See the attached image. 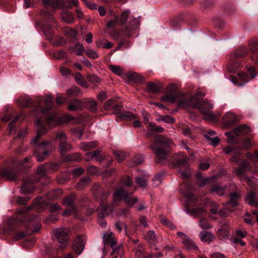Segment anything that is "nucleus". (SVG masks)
<instances>
[{"label":"nucleus","mask_w":258,"mask_h":258,"mask_svg":"<svg viewBox=\"0 0 258 258\" xmlns=\"http://www.w3.org/2000/svg\"><path fill=\"white\" fill-rule=\"evenodd\" d=\"M147 90L152 93H156L160 90V88L153 82H149L147 84Z\"/></svg>","instance_id":"obj_43"},{"label":"nucleus","mask_w":258,"mask_h":258,"mask_svg":"<svg viewBox=\"0 0 258 258\" xmlns=\"http://www.w3.org/2000/svg\"><path fill=\"white\" fill-rule=\"evenodd\" d=\"M67 53L62 50H58L54 53V57L57 59L64 58L67 57Z\"/></svg>","instance_id":"obj_53"},{"label":"nucleus","mask_w":258,"mask_h":258,"mask_svg":"<svg viewBox=\"0 0 258 258\" xmlns=\"http://www.w3.org/2000/svg\"><path fill=\"white\" fill-rule=\"evenodd\" d=\"M234 132H236L238 136L240 135H245L250 132V128L247 125L243 124L235 127Z\"/></svg>","instance_id":"obj_26"},{"label":"nucleus","mask_w":258,"mask_h":258,"mask_svg":"<svg viewBox=\"0 0 258 258\" xmlns=\"http://www.w3.org/2000/svg\"><path fill=\"white\" fill-rule=\"evenodd\" d=\"M87 108L91 112H95L97 110V103L96 101H88L87 103Z\"/></svg>","instance_id":"obj_49"},{"label":"nucleus","mask_w":258,"mask_h":258,"mask_svg":"<svg viewBox=\"0 0 258 258\" xmlns=\"http://www.w3.org/2000/svg\"><path fill=\"white\" fill-rule=\"evenodd\" d=\"M109 68L114 74L119 76H122L123 75L122 70L119 66L112 64L109 66Z\"/></svg>","instance_id":"obj_47"},{"label":"nucleus","mask_w":258,"mask_h":258,"mask_svg":"<svg viewBox=\"0 0 258 258\" xmlns=\"http://www.w3.org/2000/svg\"><path fill=\"white\" fill-rule=\"evenodd\" d=\"M187 162V158L186 157L175 161V163L177 166H185Z\"/></svg>","instance_id":"obj_57"},{"label":"nucleus","mask_w":258,"mask_h":258,"mask_svg":"<svg viewBox=\"0 0 258 258\" xmlns=\"http://www.w3.org/2000/svg\"><path fill=\"white\" fill-rule=\"evenodd\" d=\"M251 60L258 64V39L253 38L248 43Z\"/></svg>","instance_id":"obj_13"},{"label":"nucleus","mask_w":258,"mask_h":258,"mask_svg":"<svg viewBox=\"0 0 258 258\" xmlns=\"http://www.w3.org/2000/svg\"><path fill=\"white\" fill-rule=\"evenodd\" d=\"M75 79L77 83L80 85L81 87L87 88L89 87L88 84L87 83L85 79L83 76L80 73H77L74 75Z\"/></svg>","instance_id":"obj_27"},{"label":"nucleus","mask_w":258,"mask_h":258,"mask_svg":"<svg viewBox=\"0 0 258 258\" xmlns=\"http://www.w3.org/2000/svg\"><path fill=\"white\" fill-rule=\"evenodd\" d=\"M80 89L75 86L72 87L67 90V94L73 96H78L80 93Z\"/></svg>","instance_id":"obj_44"},{"label":"nucleus","mask_w":258,"mask_h":258,"mask_svg":"<svg viewBox=\"0 0 258 258\" xmlns=\"http://www.w3.org/2000/svg\"><path fill=\"white\" fill-rule=\"evenodd\" d=\"M31 158L27 157L25 158L23 160H15L14 161V164L16 165L18 167H27L28 166V164L30 163Z\"/></svg>","instance_id":"obj_32"},{"label":"nucleus","mask_w":258,"mask_h":258,"mask_svg":"<svg viewBox=\"0 0 258 258\" xmlns=\"http://www.w3.org/2000/svg\"><path fill=\"white\" fill-rule=\"evenodd\" d=\"M114 156H115L116 159L118 162H122L126 157L125 154L121 151H116L114 152Z\"/></svg>","instance_id":"obj_48"},{"label":"nucleus","mask_w":258,"mask_h":258,"mask_svg":"<svg viewBox=\"0 0 258 258\" xmlns=\"http://www.w3.org/2000/svg\"><path fill=\"white\" fill-rule=\"evenodd\" d=\"M121 182L122 184L127 187L131 186L133 184L132 179L128 176L122 177L121 180Z\"/></svg>","instance_id":"obj_52"},{"label":"nucleus","mask_w":258,"mask_h":258,"mask_svg":"<svg viewBox=\"0 0 258 258\" xmlns=\"http://www.w3.org/2000/svg\"><path fill=\"white\" fill-rule=\"evenodd\" d=\"M177 235L182 240V243L184 245V248L189 251H196L198 249V246L195 242L184 233L178 232Z\"/></svg>","instance_id":"obj_11"},{"label":"nucleus","mask_w":258,"mask_h":258,"mask_svg":"<svg viewBox=\"0 0 258 258\" xmlns=\"http://www.w3.org/2000/svg\"><path fill=\"white\" fill-rule=\"evenodd\" d=\"M85 160L86 161H89L94 158H98L100 156V152L99 150H96L94 152L86 153L85 154Z\"/></svg>","instance_id":"obj_36"},{"label":"nucleus","mask_w":258,"mask_h":258,"mask_svg":"<svg viewBox=\"0 0 258 258\" xmlns=\"http://www.w3.org/2000/svg\"><path fill=\"white\" fill-rule=\"evenodd\" d=\"M129 10L123 12L119 19L118 16H115L113 19L109 20L106 24L108 29L114 27L118 22L120 25L126 24L125 28L122 29L123 35L131 36L139 28L140 25V18H135L131 15Z\"/></svg>","instance_id":"obj_4"},{"label":"nucleus","mask_w":258,"mask_h":258,"mask_svg":"<svg viewBox=\"0 0 258 258\" xmlns=\"http://www.w3.org/2000/svg\"><path fill=\"white\" fill-rule=\"evenodd\" d=\"M103 107L106 110L118 111L120 110L121 106L115 100L110 99L105 102Z\"/></svg>","instance_id":"obj_21"},{"label":"nucleus","mask_w":258,"mask_h":258,"mask_svg":"<svg viewBox=\"0 0 258 258\" xmlns=\"http://www.w3.org/2000/svg\"><path fill=\"white\" fill-rule=\"evenodd\" d=\"M56 139L59 141V150L61 154L66 153L72 149V146L67 141L66 135L64 133H58L56 135Z\"/></svg>","instance_id":"obj_12"},{"label":"nucleus","mask_w":258,"mask_h":258,"mask_svg":"<svg viewBox=\"0 0 258 258\" xmlns=\"http://www.w3.org/2000/svg\"><path fill=\"white\" fill-rule=\"evenodd\" d=\"M19 104L23 107H30L32 105L36 107L37 110H40L42 114L46 113L53 106V100L51 96L38 97L34 102L29 96L22 97L18 99Z\"/></svg>","instance_id":"obj_7"},{"label":"nucleus","mask_w":258,"mask_h":258,"mask_svg":"<svg viewBox=\"0 0 258 258\" xmlns=\"http://www.w3.org/2000/svg\"><path fill=\"white\" fill-rule=\"evenodd\" d=\"M35 124L37 128V136L31 142L36 149L33 154L38 162H42L49 154L53 151L54 146L51 141H40L41 137L47 133V129L45 127L40 118L35 121Z\"/></svg>","instance_id":"obj_3"},{"label":"nucleus","mask_w":258,"mask_h":258,"mask_svg":"<svg viewBox=\"0 0 258 258\" xmlns=\"http://www.w3.org/2000/svg\"><path fill=\"white\" fill-rule=\"evenodd\" d=\"M248 53L247 49L246 47L242 46L237 48L234 52V55L236 58H241L245 56Z\"/></svg>","instance_id":"obj_33"},{"label":"nucleus","mask_w":258,"mask_h":258,"mask_svg":"<svg viewBox=\"0 0 258 258\" xmlns=\"http://www.w3.org/2000/svg\"><path fill=\"white\" fill-rule=\"evenodd\" d=\"M246 179L247 183L251 187L256 186L258 184V180L254 177H246Z\"/></svg>","instance_id":"obj_51"},{"label":"nucleus","mask_w":258,"mask_h":258,"mask_svg":"<svg viewBox=\"0 0 258 258\" xmlns=\"http://www.w3.org/2000/svg\"><path fill=\"white\" fill-rule=\"evenodd\" d=\"M69 230L66 228H59L54 230V235L60 245L59 247L64 249L68 242Z\"/></svg>","instance_id":"obj_9"},{"label":"nucleus","mask_w":258,"mask_h":258,"mask_svg":"<svg viewBox=\"0 0 258 258\" xmlns=\"http://www.w3.org/2000/svg\"><path fill=\"white\" fill-rule=\"evenodd\" d=\"M29 222L27 226L28 229H30L33 233H38L41 229V225L39 223L40 219L37 215H34L29 219Z\"/></svg>","instance_id":"obj_17"},{"label":"nucleus","mask_w":258,"mask_h":258,"mask_svg":"<svg viewBox=\"0 0 258 258\" xmlns=\"http://www.w3.org/2000/svg\"><path fill=\"white\" fill-rule=\"evenodd\" d=\"M199 225L202 228L204 229H209L211 227V225L205 219H201L199 222Z\"/></svg>","instance_id":"obj_54"},{"label":"nucleus","mask_w":258,"mask_h":258,"mask_svg":"<svg viewBox=\"0 0 258 258\" xmlns=\"http://www.w3.org/2000/svg\"><path fill=\"white\" fill-rule=\"evenodd\" d=\"M217 234L218 236L221 238H225L229 237L230 235L229 231L226 228L219 229L217 231Z\"/></svg>","instance_id":"obj_50"},{"label":"nucleus","mask_w":258,"mask_h":258,"mask_svg":"<svg viewBox=\"0 0 258 258\" xmlns=\"http://www.w3.org/2000/svg\"><path fill=\"white\" fill-rule=\"evenodd\" d=\"M251 166L246 160L242 161L238 168L234 169V172L239 177L244 176L246 172H251Z\"/></svg>","instance_id":"obj_19"},{"label":"nucleus","mask_w":258,"mask_h":258,"mask_svg":"<svg viewBox=\"0 0 258 258\" xmlns=\"http://www.w3.org/2000/svg\"><path fill=\"white\" fill-rule=\"evenodd\" d=\"M92 191L96 200L101 201L100 205L97 209L98 214L100 218L107 216L110 213H112L113 211V207L122 199L128 207L133 206L138 200L137 197H131L132 193L127 192L123 188L120 187L115 190L113 201L110 205H108L106 200L109 194L108 191H105L98 183H95L93 185Z\"/></svg>","instance_id":"obj_1"},{"label":"nucleus","mask_w":258,"mask_h":258,"mask_svg":"<svg viewBox=\"0 0 258 258\" xmlns=\"http://www.w3.org/2000/svg\"><path fill=\"white\" fill-rule=\"evenodd\" d=\"M61 17L62 20L67 23H71L74 22V16L72 13L66 11L61 14Z\"/></svg>","instance_id":"obj_35"},{"label":"nucleus","mask_w":258,"mask_h":258,"mask_svg":"<svg viewBox=\"0 0 258 258\" xmlns=\"http://www.w3.org/2000/svg\"><path fill=\"white\" fill-rule=\"evenodd\" d=\"M240 196L237 192H232L230 194V200L227 202L224 206L225 208L229 209V211H232L231 207H235L238 205V201L239 199Z\"/></svg>","instance_id":"obj_20"},{"label":"nucleus","mask_w":258,"mask_h":258,"mask_svg":"<svg viewBox=\"0 0 258 258\" xmlns=\"http://www.w3.org/2000/svg\"><path fill=\"white\" fill-rule=\"evenodd\" d=\"M41 15L46 21L45 24H43L42 27L43 33L45 36L51 37L53 30L51 29V25L52 24H55V19L51 14L46 11H42Z\"/></svg>","instance_id":"obj_8"},{"label":"nucleus","mask_w":258,"mask_h":258,"mask_svg":"<svg viewBox=\"0 0 258 258\" xmlns=\"http://www.w3.org/2000/svg\"><path fill=\"white\" fill-rule=\"evenodd\" d=\"M208 141L212 146H216L219 143L220 140L219 138L216 137L211 138L208 139Z\"/></svg>","instance_id":"obj_64"},{"label":"nucleus","mask_w":258,"mask_h":258,"mask_svg":"<svg viewBox=\"0 0 258 258\" xmlns=\"http://www.w3.org/2000/svg\"><path fill=\"white\" fill-rule=\"evenodd\" d=\"M81 158V155L78 153L68 154L66 158L67 160L74 161H79Z\"/></svg>","instance_id":"obj_46"},{"label":"nucleus","mask_w":258,"mask_h":258,"mask_svg":"<svg viewBox=\"0 0 258 258\" xmlns=\"http://www.w3.org/2000/svg\"><path fill=\"white\" fill-rule=\"evenodd\" d=\"M144 161V158L142 155H137L133 159V162L134 165H139L142 164Z\"/></svg>","instance_id":"obj_55"},{"label":"nucleus","mask_w":258,"mask_h":258,"mask_svg":"<svg viewBox=\"0 0 258 258\" xmlns=\"http://www.w3.org/2000/svg\"><path fill=\"white\" fill-rule=\"evenodd\" d=\"M81 108V102L77 99L72 100L68 105V109L71 111H77Z\"/></svg>","instance_id":"obj_30"},{"label":"nucleus","mask_w":258,"mask_h":258,"mask_svg":"<svg viewBox=\"0 0 258 258\" xmlns=\"http://www.w3.org/2000/svg\"><path fill=\"white\" fill-rule=\"evenodd\" d=\"M57 163H52L47 165H40L37 170L34 176L25 179L21 186V191L22 194H26L32 192L34 190L33 184L35 182L39 181L42 178H47L46 172L49 170H54L58 168Z\"/></svg>","instance_id":"obj_5"},{"label":"nucleus","mask_w":258,"mask_h":258,"mask_svg":"<svg viewBox=\"0 0 258 258\" xmlns=\"http://www.w3.org/2000/svg\"><path fill=\"white\" fill-rule=\"evenodd\" d=\"M62 194L61 189H55L50 191L47 194V198L50 199L59 198Z\"/></svg>","instance_id":"obj_34"},{"label":"nucleus","mask_w":258,"mask_h":258,"mask_svg":"<svg viewBox=\"0 0 258 258\" xmlns=\"http://www.w3.org/2000/svg\"><path fill=\"white\" fill-rule=\"evenodd\" d=\"M160 221L162 224L171 230H174L176 228V226L165 217L160 216Z\"/></svg>","instance_id":"obj_38"},{"label":"nucleus","mask_w":258,"mask_h":258,"mask_svg":"<svg viewBox=\"0 0 258 258\" xmlns=\"http://www.w3.org/2000/svg\"><path fill=\"white\" fill-rule=\"evenodd\" d=\"M206 183V179H204L201 174L197 175V183L200 187L204 186Z\"/></svg>","instance_id":"obj_58"},{"label":"nucleus","mask_w":258,"mask_h":258,"mask_svg":"<svg viewBox=\"0 0 258 258\" xmlns=\"http://www.w3.org/2000/svg\"><path fill=\"white\" fill-rule=\"evenodd\" d=\"M245 201L249 205L258 208V196L256 198L254 192H249L245 197Z\"/></svg>","instance_id":"obj_22"},{"label":"nucleus","mask_w":258,"mask_h":258,"mask_svg":"<svg viewBox=\"0 0 258 258\" xmlns=\"http://www.w3.org/2000/svg\"><path fill=\"white\" fill-rule=\"evenodd\" d=\"M166 95L162 98V101L173 102L178 101L180 105L186 106L191 105L194 108H198L201 112L204 115L206 120H213L215 118L214 115L212 113L211 110L213 108V104L204 100L201 101L198 100L196 102H193L195 98L193 96H187L178 93L175 88L171 86L167 87L166 89Z\"/></svg>","instance_id":"obj_2"},{"label":"nucleus","mask_w":258,"mask_h":258,"mask_svg":"<svg viewBox=\"0 0 258 258\" xmlns=\"http://www.w3.org/2000/svg\"><path fill=\"white\" fill-rule=\"evenodd\" d=\"M86 55L92 58L95 59L98 57L97 52L91 49H87L86 51Z\"/></svg>","instance_id":"obj_56"},{"label":"nucleus","mask_w":258,"mask_h":258,"mask_svg":"<svg viewBox=\"0 0 258 258\" xmlns=\"http://www.w3.org/2000/svg\"><path fill=\"white\" fill-rule=\"evenodd\" d=\"M128 78L130 80L139 83H143L145 80L142 75L136 73H129L128 74Z\"/></svg>","instance_id":"obj_31"},{"label":"nucleus","mask_w":258,"mask_h":258,"mask_svg":"<svg viewBox=\"0 0 258 258\" xmlns=\"http://www.w3.org/2000/svg\"><path fill=\"white\" fill-rule=\"evenodd\" d=\"M47 123L49 125H55L59 123L57 116L54 114L49 115L46 118Z\"/></svg>","instance_id":"obj_41"},{"label":"nucleus","mask_w":258,"mask_h":258,"mask_svg":"<svg viewBox=\"0 0 258 258\" xmlns=\"http://www.w3.org/2000/svg\"><path fill=\"white\" fill-rule=\"evenodd\" d=\"M87 79L93 85L99 84L101 82V79L95 75H87Z\"/></svg>","instance_id":"obj_42"},{"label":"nucleus","mask_w":258,"mask_h":258,"mask_svg":"<svg viewBox=\"0 0 258 258\" xmlns=\"http://www.w3.org/2000/svg\"><path fill=\"white\" fill-rule=\"evenodd\" d=\"M226 188V186H221L220 185H215L212 187L211 191L212 192L216 193L219 196H222L224 195Z\"/></svg>","instance_id":"obj_37"},{"label":"nucleus","mask_w":258,"mask_h":258,"mask_svg":"<svg viewBox=\"0 0 258 258\" xmlns=\"http://www.w3.org/2000/svg\"><path fill=\"white\" fill-rule=\"evenodd\" d=\"M239 64L237 62H231L228 65V69L230 72H234L238 68Z\"/></svg>","instance_id":"obj_63"},{"label":"nucleus","mask_w":258,"mask_h":258,"mask_svg":"<svg viewBox=\"0 0 258 258\" xmlns=\"http://www.w3.org/2000/svg\"><path fill=\"white\" fill-rule=\"evenodd\" d=\"M164 131V128L161 126H157L155 125V124L151 122L149 123L147 126V134L148 136L152 135L153 132L156 133H162Z\"/></svg>","instance_id":"obj_24"},{"label":"nucleus","mask_w":258,"mask_h":258,"mask_svg":"<svg viewBox=\"0 0 258 258\" xmlns=\"http://www.w3.org/2000/svg\"><path fill=\"white\" fill-rule=\"evenodd\" d=\"M145 237L149 242H155L157 241V236L154 230H149Z\"/></svg>","instance_id":"obj_45"},{"label":"nucleus","mask_w":258,"mask_h":258,"mask_svg":"<svg viewBox=\"0 0 258 258\" xmlns=\"http://www.w3.org/2000/svg\"><path fill=\"white\" fill-rule=\"evenodd\" d=\"M173 143L169 138L161 135L155 136L150 148L156 155V162L163 163L167 158L168 152L166 148L171 146Z\"/></svg>","instance_id":"obj_6"},{"label":"nucleus","mask_w":258,"mask_h":258,"mask_svg":"<svg viewBox=\"0 0 258 258\" xmlns=\"http://www.w3.org/2000/svg\"><path fill=\"white\" fill-rule=\"evenodd\" d=\"M219 208L218 204L215 202H212L210 205V211L213 214H216L218 213Z\"/></svg>","instance_id":"obj_59"},{"label":"nucleus","mask_w":258,"mask_h":258,"mask_svg":"<svg viewBox=\"0 0 258 258\" xmlns=\"http://www.w3.org/2000/svg\"><path fill=\"white\" fill-rule=\"evenodd\" d=\"M85 248L84 237L82 235H78L74 240L72 248L78 254L80 255Z\"/></svg>","instance_id":"obj_16"},{"label":"nucleus","mask_w":258,"mask_h":258,"mask_svg":"<svg viewBox=\"0 0 258 258\" xmlns=\"http://www.w3.org/2000/svg\"><path fill=\"white\" fill-rule=\"evenodd\" d=\"M42 2L46 7L53 10L65 7L64 0H42Z\"/></svg>","instance_id":"obj_18"},{"label":"nucleus","mask_w":258,"mask_h":258,"mask_svg":"<svg viewBox=\"0 0 258 258\" xmlns=\"http://www.w3.org/2000/svg\"><path fill=\"white\" fill-rule=\"evenodd\" d=\"M17 172L12 168L6 167L0 170V177L10 181L16 179Z\"/></svg>","instance_id":"obj_14"},{"label":"nucleus","mask_w":258,"mask_h":258,"mask_svg":"<svg viewBox=\"0 0 258 258\" xmlns=\"http://www.w3.org/2000/svg\"><path fill=\"white\" fill-rule=\"evenodd\" d=\"M136 181L137 183L141 187H145L147 184V180L143 177H137Z\"/></svg>","instance_id":"obj_60"},{"label":"nucleus","mask_w":258,"mask_h":258,"mask_svg":"<svg viewBox=\"0 0 258 258\" xmlns=\"http://www.w3.org/2000/svg\"><path fill=\"white\" fill-rule=\"evenodd\" d=\"M118 116L121 119L124 120H133L136 118V116L133 113L128 111L118 113Z\"/></svg>","instance_id":"obj_40"},{"label":"nucleus","mask_w":258,"mask_h":258,"mask_svg":"<svg viewBox=\"0 0 258 258\" xmlns=\"http://www.w3.org/2000/svg\"><path fill=\"white\" fill-rule=\"evenodd\" d=\"M97 146L95 142H82L79 145V148L84 151H88L95 148Z\"/></svg>","instance_id":"obj_25"},{"label":"nucleus","mask_w":258,"mask_h":258,"mask_svg":"<svg viewBox=\"0 0 258 258\" xmlns=\"http://www.w3.org/2000/svg\"><path fill=\"white\" fill-rule=\"evenodd\" d=\"M185 212L187 214H189V215L199 216L203 215L205 213V210L204 208H195L192 209L187 208L185 210Z\"/></svg>","instance_id":"obj_28"},{"label":"nucleus","mask_w":258,"mask_h":258,"mask_svg":"<svg viewBox=\"0 0 258 258\" xmlns=\"http://www.w3.org/2000/svg\"><path fill=\"white\" fill-rule=\"evenodd\" d=\"M103 242L105 245H110L112 248L111 255L117 252V249L115 248L117 241L113 236V233L110 232L103 235Z\"/></svg>","instance_id":"obj_15"},{"label":"nucleus","mask_w":258,"mask_h":258,"mask_svg":"<svg viewBox=\"0 0 258 258\" xmlns=\"http://www.w3.org/2000/svg\"><path fill=\"white\" fill-rule=\"evenodd\" d=\"M31 209V207H29L27 209H24L22 211H21V214L19 215V217H17V219L18 220H20L21 217H22L24 218V219L22 220V222H24L26 219L28 218V215L25 214V212L28 211L29 210Z\"/></svg>","instance_id":"obj_61"},{"label":"nucleus","mask_w":258,"mask_h":258,"mask_svg":"<svg viewBox=\"0 0 258 258\" xmlns=\"http://www.w3.org/2000/svg\"><path fill=\"white\" fill-rule=\"evenodd\" d=\"M201 239L204 242L210 243L212 242L214 238V236L211 233L207 231H202L200 233Z\"/></svg>","instance_id":"obj_29"},{"label":"nucleus","mask_w":258,"mask_h":258,"mask_svg":"<svg viewBox=\"0 0 258 258\" xmlns=\"http://www.w3.org/2000/svg\"><path fill=\"white\" fill-rule=\"evenodd\" d=\"M84 171V169L81 167L74 169L72 170L73 174L76 177H78L82 174Z\"/></svg>","instance_id":"obj_62"},{"label":"nucleus","mask_w":258,"mask_h":258,"mask_svg":"<svg viewBox=\"0 0 258 258\" xmlns=\"http://www.w3.org/2000/svg\"><path fill=\"white\" fill-rule=\"evenodd\" d=\"M90 179L89 177H84L76 185V188L78 190L83 189L90 182Z\"/></svg>","instance_id":"obj_39"},{"label":"nucleus","mask_w":258,"mask_h":258,"mask_svg":"<svg viewBox=\"0 0 258 258\" xmlns=\"http://www.w3.org/2000/svg\"><path fill=\"white\" fill-rule=\"evenodd\" d=\"M223 120L226 124L230 125L236 122L238 118L236 114L231 112H228L225 114Z\"/></svg>","instance_id":"obj_23"},{"label":"nucleus","mask_w":258,"mask_h":258,"mask_svg":"<svg viewBox=\"0 0 258 258\" xmlns=\"http://www.w3.org/2000/svg\"><path fill=\"white\" fill-rule=\"evenodd\" d=\"M74 202L75 197L73 195L68 196L64 198L63 204L70 208L66 209L63 212V215L68 216L71 214L76 215L77 209L74 205Z\"/></svg>","instance_id":"obj_10"}]
</instances>
